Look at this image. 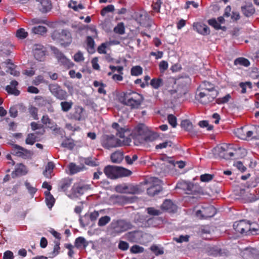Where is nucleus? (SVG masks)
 Instances as JSON below:
<instances>
[{
  "instance_id": "1",
  "label": "nucleus",
  "mask_w": 259,
  "mask_h": 259,
  "mask_svg": "<svg viewBox=\"0 0 259 259\" xmlns=\"http://www.w3.org/2000/svg\"><path fill=\"white\" fill-rule=\"evenodd\" d=\"M208 84L210 88H204L203 91L198 90L196 94V99L202 104H207L212 102L217 96V91L214 89L212 84L205 82L204 85Z\"/></svg>"
},
{
  "instance_id": "2",
  "label": "nucleus",
  "mask_w": 259,
  "mask_h": 259,
  "mask_svg": "<svg viewBox=\"0 0 259 259\" xmlns=\"http://www.w3.org/2000/svg\"><path fill=\"white\" fill-rule=\"evenodd\" d=\"M120 100L123 104L134 109L138 108L141 105L144 98L140 94L133 91H128L123 93Z\"/></svg>"
},
{
  "instance_id": "3",
  "label": "nucleus",
  "mask_w": 259,
  "mask_h": 259,
  "mask_svg": "<svg viewBox=\"0 0 259 259\" xmlns=\"http://www.w3.org/2000/svg\"><path fill=\"white\" fill-rule=\"evenodd\" d=\"M130 140L129 139L126 138L123 139L122 141L115 138L113 135L106 136L104 137L102 141V146L107 149L116 147L118 146H122L123 145H128Z\"/></svg>"
},
{
  "instance_id": "4",
  "label": "nucleus",
  "mask_w": 259,
  "mask_h": 259,
  "mask_svg": "<svg viewBox=\"0 0 259 259\" xmlns=\"http://www.w3.org/2000/svg\"><path fill=\"white\" fill-rule=\"evenodd\" d=\"M90 186L85 185L81 182L74 183L73 185L70 192L68 194V197L70 199L77 198L83 194V193L89 190Z\"/></svg>"
},
{
  "instance_id": "5",
  "label": "nucleus",
  "mask_w": 259,
  "mask_h": 259,
  "mask_svg": "<svg viewBox=\"0 0 259 259\" xmlns=\"http://www.w3.org/2000/svg\"><path fill=\"white\" fill-rule=\"evenodd\" d=\"M53 37L57 39L61 44L65 46L68 45L72 41L71 33L67 30H62L61 32H54Z\"/></svg>"
},
{
  "instance_id": "6",
  "label": "nucleus",
  "mask_w": 259,
  "mask_h": 259,
  "mask_svg": "<svg viewBox=\"0 0 259 259\" xmlns=\"http://www.w3.org/2000/svg\"><path fill=\"white\" fill-rule=\"evenodd\" d=\"M215 154L222 158L229 159L234 156V153L232 151L231 145L223 144L220 146L217 147L215 149Z\"/></svg>"
},
{
  "instance_id": "7",
  "label": "nucleus",
  "mask_w": 259,
  "mask_h": 259,
  "mask_svg": "<svg viewBox=\"0 0 259 259\" xmlns=\"http://www.w3.org/2000/svg\"><path fill=\"white\" fill-rule=\"evenodd\" d=\"M112 227L115 232L120 233L131 229L133 228V225L130 222L121 220L112 223Z\"/></svg>"
},
{
  "instance_id": "8",
  "label": "nucleus",
  "mask_w": 259,
  "mask_h": 259,
  "mask_svg": "<svg viewBox=\"0 0 259 259\" xmlns=\"http://www.w3.org/2000/svg\"><path fill=\"white\" fill-rule=\"evenodd\" d=\"M233 228L237 232L246 235L249 234L251 231L250 224L244 220L235 222Z\"/></svg>"
},
{
  "instance_id": "9",
  "label": "nucleus",
  "mask_w": 259,
  "mask_h": 259,
  "mask_svg": "<svg viewBox=\"0 0 259 259\" xmlns=\"http://www.w3.org/2000/svg\"><path fill=\"white\" fill-rule=\"evenodd\" d=\"M49 89L51 93L57 99L60 100L66 99L67 97V92L62 90L58 84H50Z\"/></svg>"
},
{
  "instance_id": "10",
  "label": "nucleus",
  "mask_w": 259,
  "mask_h": 259,
  "mask_svg": "<svg viewBox=\"0 0 259 259\" xmlns=\"http://www.w3.org/2000/svg\"><path fill=\"white\" fill-rule=\"evenodd\" d=\"M152 185L147 189V193L150 196L158 194L161 190V181L156 178L151 179Z\"/></svg>"
},
{
  "instance_id": "11",
  "label": "nucleus",
  "mask_w": 259,
  "mask_h": 259,
  "mask_svg": "<svg viewBox=\"0 0 259 259\" xmlns=\"http://www.w3.org/2000/svg\"><path fill=\"white\" fill-rule=\"evenodd\" d=\"M13 154L24 158H27L31 155V152L20 146L14 145L13 149Z\"/></svg>"
},
{
  "instance_id": "12",
  "label": "nucleus",
  "mask_w": 259,
  "mask_h": 259,
  "mask_svg": "<svg viewBox=\"0 0 259 259\" xmlns=\"http://www.w3.org/2000/svg\"><path fill=\"white\" fill-rule=\"evenodd\" d=\"M36 2L38 9L43 13L49 12L52 8L51 0H36Z\"/></svg>"
},
{
  "instance_id": "13",
  "label": "nucleus",
  "mask_w": 259,
  "mask_h": 259,
  "mask_svg": "<svg viewBox=\"0 0 259 259\" xmlns=\"http://www.w3.org/2000/svg\"><path fill=\"white\" fill-rule=\"evenodd\" d=\"M33 50L34 56L36 60L39 61H42L44 60L46 54L45 49L42 46L35 45Z\"/></svg>"
},
{
  "instance_id": "14",
  "label": "nucleus",
  "mask_w": 259,
  "mask_h": 259,
  "mask_svg": "<svg viewBox=\"0 0 259 259\" xmlns=\"http://www.w3.org/2000/svg\"><path fill=\"white\" fill-rule=\"evenodd\" d=\"M116 192L121 193L135 194L137 191L136 188L133 186L125 184L119 185L116 186Z\"/></svg>"
},
{
  "instance_id": "15",
  "label": "nucleus",
  "mask_w": 259,
  "mask_h": 259,
  "mask_svg": "<svg viewBox=\"0 0 259 259\" xmlns=\"http://www.w3.org/2000/svg\"><path fill=\"white\" fill-rule=\"evenodd\" d=\"M84 109L82 107L77 106L74 108L73 113L70 114V118L77 121H81L85 119Z\"/></svg>"
},
{
  "instance_id": "16",
  "label": "nucleus",
  "mask_w": 259,
  "mask_h": 259,
  "mask_svg": "<svg viewBox=\"0 0 259 259\" xmlns=\"http://www.w3.org/2000/svg\"><path fill=\"white\" fill-rule=\"evenodd\" d=\"M193 26L194 29L201 34L205 35H208L210 33L209 27L203 23L200 22L194 23Z\"/></svg>"
},
{
  "instance_id": "17",
  "label": "nucleus",
  "mask_w": 259,
  "mask_h": 259,
  "mask_svg": "<svg viewBox=\"0 0 259 259\" xmlns=\"http://www.w3.org/2000/svg\"><path fill=\"white\" fill-rule=\"evenodd\" d=\"M104 172L110 179H117V166L108 165L104 169Z\"/></svg>"
},
{
  "instance_id": "18",
  "label": "nucleus",
  "mask_w": 259,
  "mask_h": 259,
  "mask_svg": "<svg viewBox=\"0 0 259 259\" xmlns=\"http://www.w3.org/2000/svg\"><path fill=\"white\" fill-rule=\"evenodd\" d=\"M56 54V57L58 61L64 66L67 67H70L72 66V63L67 59L64 55L58 50H56L54 52Z\"/></svg>"
},
{
  "instance_id": "19",
  "label": "nucleus",
  "mask_w": 259,
  "mask_h": 259,
  "mask_svg": "<svg viewBox=\"0 0 259 259\" xmlns=\"http://www.w3.org/2000/svg\"><path fill=\"white\" fill-rule=\"evenodd\" d=\"M181 127L185 131L188 132L191 136H194L197 132L193 130V126L189 120H184L181 122Z\"/></svg>"
},
{
  "instance_id": "20",
  "label": "nucleus",
  "mask_w": 259,
  "mask_h": 259,
  "mask_svg": "<svg viewBox=\"0 0 259 259\" xmlns=\"http://www.w3.org/2000/svg\"><path fill=\"white\" fill-rule=\"evenodd\" d=\"M18 84V83L16 80H12L10 84L6 87V90L10 94L18 96L20 94V92L16 89Z\"/></svg>"
},
{
  "instance_id": "21",
  "label": "nucleus",
  "mask_w": 259,
  "mask_h": 259,
  "mask_svg": "<svg viewBox=\"0 0 259 259\" xmlns=\"http://www.w3.org/2000/svg\"><path fill=\"white\" fill-rule=\"evenodd\" d=\"M203 213L201 215L200 219H205L213 217L215 213V209L213 206L209 205L206 208H203Z\"/></svg>"
},
{
  "instance_id": "22",
  "label": "nucleus",
  "mask_w": 259,
  "mask_h": 259,
  "mask_svg": "<svg viewBox=\"0 0 259 259\" xmlns=\"http://www.w3.org/2000/svg\"><path fill=\"white\" fill-rule=\"evenodd\" d=\"M161 209L168 212H174L176 210V206L170 200H166L161 206Z\"/></svg>"
},
{
  "instance_id": "23",
  "label": "nucleus",
  "mask_w": 259,
  "mask_h": 259,
  "mask_svg": "<svg viewBox=\"0 0 259 259\" xmlns=\"http://www.w3.org/2000/svg\"><path fill=\"white\" fill-rule=\"evenodd\" d=\"M257 252L256 250L252 248H246L241 253L244 259L253 258L254 255Z\"/></svg>"
},
{
  "instance_id": "24",
  "label": "nucleus",
  "mask_w": 259,
  "mask_h": 259,
  "mask_svg": "<svg viewBox=\"0 0 259 259\" xmlns=\"http://www.w3.org/2000/svg\"><path fill=\"white\" fill-rule=\"evenodd\" d=\"M88 245L86 240L82 237H79L75 240L74 246L78 249L85 248Z\"/></svg>"
},
{
  "instance_id": "25",
  "label": "nucleus",
  "mask_w": 259,
  "mask_h": 259,
  "mask_svg": "<svg viewBox=\"0 0 259 259\" xmlns=\"http://www.w3.org/2000/svg\"><path fill=\"white\" fill-rule=\"evenodd\" d=\"M123 159V153L120 151H116L111 155V159L113 163H120L122 161Z\"/></svg>"
},
{
  "instance_id": "26",
  "label": "nucleus",
  "mask_w": 259,
  "mask_h": 259,
  "mask_svg": "<svg viewBox=\"0 0 259 259\" xmlns=\"http://www.w3.org/2000/svg\"><path fill=\"white\" fill-rule=\"evenodd\" d=\"M67 168L69 171V174L70 175H74L81 171L83 169V166H78L74 163H70L68 165Z\"/></svg>"
},
{
  "instance_id": "27",
  "label": "nucleus",
  "mask_w": 259,
  "mask_h": 259,
  "mask_svg": "<svg viewBox=\"0 0 259 259\" xmlns=\"http://www.w3.org/2000/svg\"><path fill=\"white\" fill-rule=\"evenodd\" d=\"M117 178L129 176L132 174V171L126 168L117 166Z\"/></svg>"
},
{
  "instance_id": "28",
  "label": "nucleus",
  "mask_w": 259,
  "mask_h": 259,
  "mask_svg": "<svg viewBox=\"0 0 259 259\" xmlns=\"http://www.w3.org/2000/svg\"><path fill=\"white\" fill-rule=\"evenodd\" d=\"M241 10L243 14L246 17L252 15L255 12V9L252 5L243 6Z\"/></svg>"
},
{
  "instance_id": "29",
  "label": "nucleus",
  "mask_w": 259,
  "mask_h": 259,
  "mask_svg": "<svg viewBox=\"0 0 259 259\" xmlns=\"http://www.w3.org/2000/svg\"><path fill=\"white\" fill-rule=\"evenodd\" d=\"M71 183L72 179L67 178L62 180L60 182L59 187L62 191H65L70 186Z\"/></svg>"
},
{
  "instance_id": "30",
  "label": "nucleus",
  "mask_w": 259,
  "mask_h": 259,
  "mask_svg": "<svg viewBox=\"0 0 259 259\" xmlns=\"http://www.w3.org/2000/svg\"><path fill=\"white\" fill-rule=\"evenodd\" d=\"M14 173L16 176L25 175L27 173L26 166L22 163L17 164Z\"/></svg>"
},
{
  "instance_id": "31",
  "label": "nucleus",
  "mask_w": 259,
  "mask_h": 259,
  "mask_svg": "<svg viewBox=\"0 0 259 259\" xmlns=\"http://www.w3.org/2000/svg\"><path fill=\"white\" fill-rule=\"evenodd\" d=\"M55 165L53 162H49L44 171V175L48 178H51Z\"/></svg>"
},
{
  "instance_id": "32",
  "label": "nucleus",
  "mask_w": 259,
  "mask_h": 259,
  "mask_svg": "<svg viewBox=\"0 0 259 259\" xmlns=\"http://www.w3.org/2000/svg\"><path fill=\"white\" fill-rule=\"evenodd\" d=\"M45 194L46 195V201L47 204L49 208H51L55 203V198L49 191H46Z\"/></svg>"
},
{
  "instance_id": "33",
  "label": "nucleus",
  "mask_w": 259,
  "mask_h": 259,
  "mask_svg": "<svg viewBox=\"0 0 259 259\" xmlns=\"http://www.w3.org/2000/svg\"><path fill=\"white\" fill-rule=\"evenodd\" d=\"M112 126L113 128H115L117 130V132L116 134L117 136H118L121 138H124V133L126 130L124 128L120 127L119 125L116 122L113 123Z\"/></svg>"
},
{
  "instance_id": "34",
  "label": "nucleus",
  "mask_w": 259,
  "mask_h": 259,
  "mask_svg": "<svg viewBox=\"0 0 259 259\" xmlns=\"http://www.w3.org/2000/svg\"><path fill=\"white\" fill-rule=\"evenodd\" d=\"M208 22L210 25L213 27L217 30H219V29H222L223 30H226V27L221 26V24L215 19H209L208 20Z\"/></svg>"
},
{
  "instance_id": "35",
  "label": "nucleus",
  "mask_w": 259,
  "mask_h": 259,
  "mask_svg": "<svg viewBox=\"0 0 259 259\" xmlns=\"http://www.w3.org/2000/svg\"><path fill=\"white\" fill-rule=\"evenodd\" d=\"M150 84L155 89H157L163 85V80L160 78H153L151 80Z\"/></svg>"
},
{
  "instance_id": "36",
  "label": "nucleus",
  "mask_w": 259,
  "mask_h": 259,
  "mask_svg": "<svg viewBox=\"0 0 259 259\" xmlns=\"http://www.w3.org/2000/svg\"><path fill=\"white\" fill-rule=\"evenodd\" d=\"M87 43L88 46V51L92 53L94 51L95 41L93 38L91 36H88L87 38Z\"/></svg>"
},
{
  "instance_id": "37",
  "label": "nucleus",
  "mask_w": 259,
  "mask_h": 259,
  "mask_svg": "<svg viewBox=\"0 0 259 259\" xmlns=\"http://www.w3.org/2000/svg\"><path fill=\"white\" fill-rule=\"evenodd\" d=\"M246 131V127H241L239 128H237L235 133L239 138L242 140H246V136H245Z\"/></svg>"
},
{
  "instance_id": "38",
  "label": "nucleus",
  "mask_w": 259,
  "mask_h": 259,
  "mask_svg": "<svg viewBox=\"0 0 259 259\" xmlns=\"http://www.w3.org/2000/svg\"><path fill=\"white\" fill-rule=\"evenodd\" d=\"M234 64L236 65H240L245 67H247L249 66L250 62L247 59L244 58H239L235 60Z\"/></svg>"
},
{
  "instance_id": "39",
  "label": "nucleus",
  "mask_w": 259,
  "mask_h": 259,
  "mask_svg": "<svg viewBox=\"0 0 259 259\" xmlns=\"http://www.w3.org/2000/svg\"><path fill=\"white\" fill-rule=\"evenodd\" d=\"M19 187L18 185H16L13 188H7L5 189V193L6 195L11 196L17 193L18 189Z\"/></svg>"
},
{
  "instance_id": "40",
  "label": "nucleus",
  "mask_w": 259,
  "mask_h": 259,
  "mask_svg": "<svg viewBox=\"0 0 259 259\" xmlns=\"http://www.w3.org/2000/svg\"><path fill=\"white\" fill-rule=\"evenodd\" d=\"M72 102L71 101L70 102H61L60 103V105L61 107V109L62 111L64 112H67L72 107Z\"/></svg>"
},
{
  "instance_id": "41",
  "label": "nucleus",
  "mask_w": 259,
  "mask_h": 259,
  "mask_svg": "<svg viewBox=\"0 0 259 259\" xmlns=\"http://www.w3.org/2000/svg\"><path fill=\"white\" fill-rule=\"evenodd\" d=\"M37 137L35 134H29L26 139V143L27 144L33 145L37 141Z\"/></svg>"
},
{
  "instance_id": "42",
  "label": "nucleus",
  "mask_w": 259,
  "mask_h": 259,
  "mask_svg": "<svg viewBox=\"0 0 259 259\" xmlns=\"http://www.w3.org/2000/svg\"><path fill=\"white\" fill-rule=\"evenodd\" d=\"M143 72L142 68L140 66L133 67L131 69V73L133 76H138L142 74Z\"/></svg>"
},
{
  "instance_id": "43",
  "label": "nucleus",
  "mask_w": 259,
  "mask_h": 259,
  "mask_svg": "<svg viewBox=\"0 0 259 259\" xmlns=\"http://www.w3.org/2000/svg\"><path fill=\"white\" fill-rule=\"evenodd\" d=\"M55 243V246L54 247L53 251L51 254V255L49 256L50 257H53L57 255L59 253L60 250V241L59 240H56L54 241Z\"/></svg>"
},
{
  "instance_id": "44",
  "label": "nucleus",
  "mask_w": 259,
  "mask_h": 259,
  "mask_svg": "<svg viewBox=\"0 0 259 259\" xmlns=\"http://www.w3.org/2000/svg\"><path fill=\"white\" fill-rule=\"evenodd\" d=\"M138 232H130L125 234L126 238L131 242H136L137 241L136 235Z\"/></svg>"
},
{
  "instance_id": "45",
  "label": "nucleus",
  "mask_w": 259,
  "mask_h": 259,
  "mask_svg": "<svg viewBox=\"0 0 259 259\" xmlns=\"http://www.w3.org/2000/svg\"><path fill=\"white\" fill-rule=\"evenodd\" d=\"M33 32L35 34H43L47 31V28L43 26L35 27L32 29Z\"/></svg>"
},
{
  "instance_id": "46",
  "label": "nucleus",
  "mask_w": 259,
  "mask_h": 259,
  "mask_svg": "<svg viewBox=\"0 0 259 259\" xmlns=\"http://www.w3.org/2000/svg\"><path fill=\"white\" fill-rule=\"evenodd\" d=\"M110 218L109 216L106 215L101 217L98 223V225L99 226H104L108 224L110 221Z\"/></svg>"
},
{
  "instance_id": "47",
  "label": "nucleus",
  "mask_w": 259,
  "mask_h": 259,
  "mask_svg": "<svg viewBox=\"0 0 259 259\" xmlns=\"http://www.w3.org/2000/svg\"><path fill=\"white\" fill-rule=\"evenodd\" d=\"M74 146V145L72 141L69 139H66L64 140L61 144V146L69 149H72Z\"/></svg>"
},
{
  "instance_id": "48",
  "label": "nucleus",
  "mask_w": 259,
  "mask_h": 259,
  "mask_svg": "<svg viewBox=\"0 0 259 259\" xmlns=\"http://www.w3.org/2000/svg\"><path fill=\"white\" fill-rule=\"evenodd\" d=\"M114 31L120 34H123L124 33V26L122 23L117 24V25L114 28Z\"/></svg>"
},
{
  "instance_id": "49",
  "label": "nucleus",
  "mask_w": 259,
  "mask_h": 259,
  "mask_svg": "<svg viewBox=\"0 0 259 259\" xmlns=\"http://www.w3.org/2000/svg\"><path fill=\"white\" fill-rule=\"evenodd\" d=\"M28 33L23 28H20L17 31L16 36L21 39H24L27 37Z\"/></svg>"
},
{
  "instance_id": "50",
  "label": "nucleus",
  "mask_w": 259,
  "mask_h": 259,
  "mask_svg": "<svg viewBox=\"0 0 259 259\" xmlns=\"http://www.w3.org/2000/svg\"><path fill=\"white\" fill-rule=\"evenodd\" d=\"M167 119L168 123L173 127H176L177 125V118L172 114L168 115Z\"/></svg>"
},
{
  "instance_id": "51",
  "label": "nucleus",
  "mask_w": 259,
  "mask_h": 259,
  "mask_svg": "<svg viewBox=\"0 0 259 259\" xmlns=\"http://www.w3.org/2000/svg\"><path fill=\"white\" fill-rule=\"evenodd\" d=\"M130 251L133 253H141L144 251V248L139 245H135L131 248Z\"/></svg>"
},
{
  "instance_id": "52",
  "label": "nucleus",
  "mask_w": 259,
  "mask_h": 259,
  "mask_svg": "<svg viewBox=\"0 0 259 259\" xmlns=\"http://www.w3.org/2000/svg\"><path fill=\"white\" fill-rule=\"evenodd\" d=\"M150 249L155 253L156 255L162 254L164 251L162 249L160 248L156 245H152L150 247Z\"/></svg>"
},
{
  "instance_id": "53",
  "label": "nucleus",
  "mask_w": 259,
  "mask_h": 259,
  "mask_svg": "<svg viewBox=\"0 0 259 259\" xmlns=\"http://www.w3.org/2000/svg\"><path fill=\"white\" fill-rule=\"evenodd\" d=\"M231 99L230 94H227L225 96L217 99L216 102L218 104H224L228 102Z\"/></svg>"
},
{
  "instance_id": "54",
  "label": "nucleus",
  "mask_w": 259,
  "mask_h": 259,
  "mask_svg": "<svg viewBox=\"0 0 259 259\" xmlns=\"http://www.w3.org/2000/svg\"><path fill=\"white\" fill-rule=\"evenodd\" d=\"M114 6L112 5H108L105 7L101 12V14L102 16L105 15L107 13L112 12L114 11Z\"/></svg>"
},
{
  "instance_id": "55",
  "label": "nucleus",
  "mask_w": 259,
  "mask_h": 259,
  "mask_svg": "<svg viewBox=\"0 0 259 259\" xmlns=\"http://www.w3.org/2000/svg\"><path fill=\"white\" fill-rule=\"evenodd\" d=\"M147 212L148 214L152 215H159L161 214V210L156 209L154 207H149L147 208Z\"/></svg>"
},
{
  "instance_id": "56",
  "label": "nucleus",
  "mask_w": 259,
  "mask_h": 259,
  "mask_svg": "<svg viewBox=\"0 0 259 259\" xmlns=\"http://www.w3.org/2000/svg\"><path fill=\"white\" fill-rule=\"evenodd\" d=\"M137 159L138 156L136 154L133 155L132 157L129 155L125 157V160L128 164H132Z\"/></svg>"
},
{
  "instance_id": "57",
  "label": "nucleus",
  "mask_w": 259,
  "mask_h": 259,
  "mask_svg": "<svg viewBox=\"0 0 259 259\" xmlns=\"http://www.w3.org/2000/svg\"><path fill=\"white\" fill-rule=\"evenodd\" d=\"M45 80L42 75H38L36 77L33 81V83L35 85H38L41 83H45Z\"/></svg>"
},
{
  "instance_id": "58",
  "label": "nucleus",
  "mask_w": 259,
  "mask_h": 259,
  "mask_svg": "<svg viewBox=\"0 0 259 259\" xmlns=\"http://www.w3.org/2000/svg\"><path fill=\"white\" fill-rule=\"evenodd\" d=\"M37 109L34 106H31L29 108V112L30 114L32 116V117L35 119H37Z\"/></svg>"
},
{
  "instance_id": "59",
  "label": "nucleus",
  "mask_w": 259,
  "mask_h": 259,
  "mask_svg": "<svg viewBox=\"0 0 259 259\" xmlns=\"http://www.w3.org/2000/svg\"><path fill=\"white\" fill-rule=\"evenodd\" d=\"M189 236L188 235H181L179 238H174V240L178 243H182L183 242H188L189 241Z\"/></svg>"
},
{
  "instance_id": "60",
  "label": "nucleus",
  "mask_w": 259,
  "mask_h": 259,
  "mask_svg": "<svg viewBox=\"0 0 259 259\" xmlns=\"http://www.w3.org/2000/svg\"><path fill=\"white\" fill-rule=\"evenodd\" d=\"M118 248L122 250H126L128 247V243L124 241H120L118 246Z\"/></svg>"
},
{
  "instance_id": "61",
  "label": "nucleus",
  "mask_w": 259,
  "mask_h": 259,
  "mask_svg": "<svg viewBox=\"0 0 259 259\" xmlns=\"http://www.w3.org/2000/svg\"><path fill=\"white\" fill-rule=\"evenodd\" d=\"M213 178V175L210 174H204L200 176V180L202 182H208Z\"/></svg>"
},
{
  "instance_id": "62",
  "label": "nucleus",
  "mask_w": 259,
  "mask_h": 259,
  "mask_svg": "<svg viewBox=\"0 0 259 259\" xmlns=\"http://www.w3.org/2000/svg\"><path fill=\"white\" fill-rule=\"evenodd\" d=\"M171 141H165L162 143H160L158 145H157L155 147L156 149H163L165 148L167 146L170 147L171 146Z\"/></svg>"
},
{
  "instance_id": "63",
  "label": "nucleus",
  "mask_w": 259,
  "mask_h": 259,
  "mask_svg": "<svg viewBox=\"0 0 259 259\" xmlns=\"http://www.w3.org/2000/svg\"><path fill=\"white\" fill-rule=\"evenodd\" d=\"M162 2L161 0H157L156 2L152 5L153 9L154 11L159 12Z\"/></svg>"
},
{
  "instance_id": "64",
  "label": "nucleus",
  "mask_w": 259,
  "mask_h": 259,
  "mask_svg": "<svg viewBox=\"0 0 259 259\" xmlns=\"http://www.w3.org/2000/svg\"><path fill=\"white\" fill-rule=\"evenodd\" d=\"M159 67L160 71L163 72L167 69L168 63L165 61H162L160 62Z\"/></svg>"
}]
</instances>
